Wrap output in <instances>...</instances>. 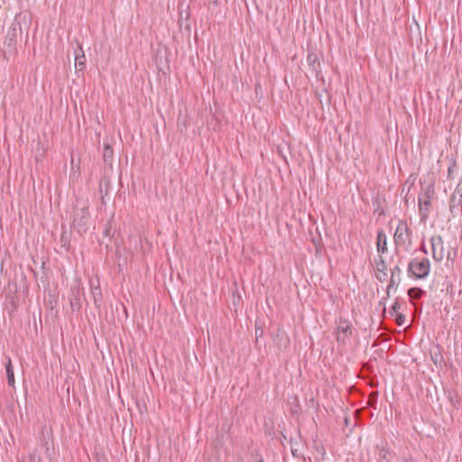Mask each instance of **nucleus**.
Segmentation results:
<instances>
[{
    "instance_id": "obj_1",
    "label": "nucleus",
    "mask_w": 462,
    "mask_h": 462,
    "mask_svg": "<svg viewBox=\"0 0 462 462\" xmlns=\"http://www.w3.org/2000/svg\"><path fill=\"white\" fill-rule=\"evenodd\" d=\"M430 263L427 258H414L408 266V273L419 279L426 278L430 273Z\"/></svg>"
},
{
    "instance_id": "obj_2",
    "label": "nucleus",
    "mask_w": 462,
    "mask_h": 462,
    "mask_svg": "<svg viewBox=\"0 0 462 462\" xmlns=\"http://www.w3.org/2000/svg\"><path fill=\"white\" fill-rule=\"evenodd\" d=\"M352 335V326L346 320H340L337 327L336 337L340 344H346Z\"/></svg>"
},
{
    "instance_id": "obj_3",
    "label": "nucleus",
    "mask_w": 462,
    "mask_h": 462,
    "mask_svg": "<svg viewBox=\"0 0 462 462\" xmlns=\"http://www.w3.org/2000/svg\"><path fill=\"white\" fill-rule=\"evenodd\" d=\"M432 257L435 261L440 262L445 255L443 240L440 236H434L430 238Z\"/></svg>"
},
{
    "instance_id": "obj_4",
    "label": "nucleus",
    "mask_w": 462,
    "mask_h": 462,
    "mask_svg": "<svg viewBox=\"0 0 462 462\" xmlns=\"http://www.w3.org/2000/svg\"><path fill=\"white\" fill-rule=\"evenodd\" d=\"M88 212L85 209L77 210L74 213L73 226L79 228V231L85 229L88 224Z\"/></svg>"
},
{
    "instance_id": "obj_5",
    "label": "nucleus",
    "mask_w": 462,
    "mask_h": 462,
    "mask_svg": "<svg viewBox=\"0 0 462 462\" xmlns=\"http://www.w3.org/2000/svg\"><path fill=\"white\" fill-rule=\"evenodd\" d=\"M401 273H402V270H401V268L398 265H396L392 270L390 282H389V285L387 287V294L388 295H390L391 291H393V290L395 291L397 289L398 285L400 284V282H401Z\"/></svg>"
},
{
    "instance_id": "obj_6",
    "label": "nucleus",
    "mask_w": 462,
    "mask_h": 462,
    "mask_svg": "<svg viewBox=\"0 0 462 462\" xmlns=\"http://www.w3.org/2000/svg\"><path fill=\"white\" fill-rule=\"evenodd\" d=\"M408 236V227L405 223H400L394 233V241L396 244L402 245Z\"/></svg>"
},
{
    "instance_id": "obj_7",
    "label": "nucleus",
    "mask_w": 462,
    "mask_h": 462,
    "mask_svg": "<svg viewBox=\"0 0 462 462\" xmlns=\"http://www.w3.org/2000/svg\"><path fill=\"white\" fill-rule=\"evenodd\" d=\"M376 245L378 253L384 254L387 252V237L383 230L377 232Z\"/></svg>"
},
{
    "instance_id": "obj_8",
    "label": "nucleus",
    "mask_w": 462,
    "mask_h": 462,
    "mask_svg": "<svg viewBox=\"0 0 462 462\" xmlns=\"http://www.w3.org/2000/svg\"><path fill=\"white\" fill-rule=\"evenodd\" d=\"M449 210L453 215H456L458 211H462V199L457 197V193L451 195Z\"/></svg>"
},
{
    "instance_id": "obj_9",
    "label": "nucleus",
    "mask_w": 462,
    "mask_h": 462,
    "mask_svg": "<svg viewBox=\"0 0 462 462\" xmlns=\"http://www.w3.org/2000/svg\"><path fill=\"white\" fill-rule=\"evenodd\" d=\"M5 372L7 375V382L10 386H14V369L12 365V361L9 357L6 358L5 363Z\"/></svg>"
},
{
    "instance_id": "obj_10",
    "label": "nucleus",
    "mask_w": 462,
    "mask_h": 462,
    "mask_svg": "<svg viewBox=\"0 0 462 462\" xmlns=\"http://www.w3.org/2000/svg\"><path fill=\"white\" fill-rule=\"evenodd\" d=\"M81 55L77 54L75 58V67L79 70H82L85 68V55L80 48Z\"/></svg>"
},
{
    "instance_id": "obj_11",
    "label": "nucleus",
    "mask_w": 462,
    "mask_h": 462,
    "mask_svg": "<svg viewBox=\"0 0 462 462\" xmlns=\"http://www.w3.org/2000/svg\"><path fill=\"white\" fill-rule=\"evenodd\" d=\"M376 264H377V271L379 273H381L383 276H386L387 275V273H386L387 267H386L384 259L382 256H379V259L376 262Z\"/></svg>"
},
{
    "instance_id": "obj_12",
    "label": "nucleus",
    "mask_w": 462,
    "mask_h": 462,
    "mask_svg": "<svg viewBox=\"0 0 462 462\" xmlns=\"http://www.w3.org/2000/svg\"><path fill=\"white\" fill-rule=\"evenodd\" d=\"M422 293H423L422 290H420V288H416V287L411 288L408 291V295L411 299H420L421 297Z\"/></svg>"
},
{
    "instance_id": "obj_13",
    "label": "nucleus",
    "mask_w": 462,
    "mask_h": 462,
    "mask_svg": "<svg viewBox=\"0 0 462 462\" xmlns=\"http://www.w3.org/2000/svg\"><path fill=\"white\" fill-rule=\"evenodd\" d=\"M6 41H7V43L9 46H12L14 44V42L16 41V28L15 27L12 28V30H10L8 32Z\"/></svg>"
},
{
    "instance_id": "obj_14",
    "label": "nucleus",
    "mask_w": 462,
    "mask_h": 462,
    "mask_svg": "<svg viewBox=\"0 0 462 462\" xmlns=\"http://www.w3.org/2000/svg\"><path fill=\"white\" fill-rule=\"evenodd\" d=\"M6 41H7V43L9 46H12L14 44V42L16 41V28L15 27L12 28V30H10L8 32Z\"/></svg>"
},
{
    "instance_id": "obj_15",
    "label": "nucleus",
    "mask_w": 462,
    "mask_h": 462,
    "mask_svg": "<svg viewBox=\"0 0 462 462\" xmlns=\"http://www.w3.org/2000/svg\"><path fill=\"white\" fill-rule=\"evenodd\" d=\"M113 156V151L110 148L109 145H105L104 147V159L105 161H107L108 159H112Z\"/></svg>"
},
{
    "instance_id": "obj_16",
    "label": "nucleus",
    "mask_w": 462,
    "mask_h": 462,
    "mask_svg": "<svg viewBox=\"0 0 462 462\" xmlns=\"http://www.w3.org/2000/svg\"><path fill=\"white\" fill-rule=\"evenodd\" d=\"M430 205V199H426L424 201L420 200V211H428Z\"/></svg>"
},
{
    "instance_id": "obj_17",
    "label": "nucleus",
    "mask_w": 462,
    "mask_h": 462,
    "mask_svg": "<svg viewBox=\"0 0 462 462\" xmlns=\"http://www.w3.org/2000/svg\"><path fill=\"white\" fill-rule=\"evenodd\" d=\"M454 193H457V197L462 199V179L461 181L457 184Z\"/></svg>"
},
{
    "instance_id": "obj_18",
    "label": "nucleus",
    "mask_w": 462,
    "mask_h": 462,
    "mask_svg": "<svg viewBox=\"0 0 462 462\" xmlns=\"http://www.w3.org/2000/svg\"><path fill=\"white\" fill-rule=\"evenodd\" d=\"M456 167V164L453 163L452 165H450L448 169V179H452L453 178V171H454V168Z\"/></svg>"
},
{
    "instance_id": "obj_19",
    "label": "nucleus",
    "mask_w": 462,
    "mask_h": 462,
    "mask_svg": "<svg viewBox=\"0 0 462 462\" xmlns=\"http://www.w3.org/2000/svg\"><path fill=\"white\" fill-rule=\"evenodd\" d=\"M400 309H401V305H400V303H399V302H395V303L393 305V308H392L393 311H394V312H396V313L399 311V310H400Z\"/></svg>"
},
{
    "instance_id": "obj_20",
    "label": "nucleus",
    "mask_w": 462,
    "mask_h": 462,
    "mask_svg": "<svg viewBox=\"0 0 462 462\" xmlns=\"http://www.w3.org/2000/svg\"><path fill=\"white\" fill-rule=\"evenodd\" d=\"M297 451H298L297 449H294V448L291 449V452L294 457H299V455L297 454Z\"/></svg>"
},
{
    "instance_id": "obj_21",
    "label": "nucleus",
    "mask_w": 462,
    "mask_h": 462,
    "mask_svg": "<svg viewBox=\"0 0 462 462\" xmlns=\"http://www.w3.org/2000/svg\"><path fill=\"white\" fill-rule=\"evenodd\" d=\"M385 276H383V274L381 276H378V280H382L383 278H384Z\"/></svg>"
},
{
    "instance_id": "obj_22",
    "label": "nucleus",
    "mask_w": 462,
    "mask_h": 462,
    "mask_svg": "<svg viewBox=\"0 0 462 462\" xmlns=\"http://www.w3.org/2000/svg\"><path fill=\"white\" fill-rule=\"evenodd\" d=\"M385 276H383V274L381 276H378V280H382L383 278H384Z\"/></svg>"
},
{
    "instance_id": "obj_23",
    "label": "nucleus",
    "mask_w": 462,
    "mask_h": 462,
    "mask_svg": "<svg viewBox=\"0 0 462 462\" xmlns=\"http://www.w3.org/2000/svg\"><path fill=\"white\" fill-rule=\"evenodd\" d=\"M422 250L425 254H427L426 248L422 247Z\"/></svg>"
},
{
    "instance_id": "obj_24",
    "label": "nucleus",
    "mask_w": 462,
    "mask_h": 462,
    "mask_svg": "<svg viewBox=\"0 0 462 462\" xmlns=\"http://www.w3.org/2000/svg\"><path fill=\"white\" fill-rule=\"evenodd\" d=\"M259 462H263L262 460H260Z\"/></svg>"
}]
</instances>
